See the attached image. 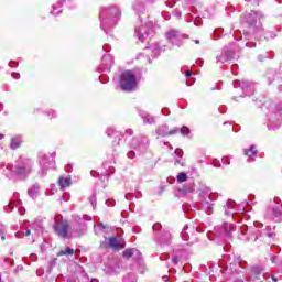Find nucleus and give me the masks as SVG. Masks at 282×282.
Wrapping results in <instances>:
<instances>
[{"label":"nucleus","mask_w":282,"mask_h":282,"mask_svg":"<svg viewBox=\"0 0 282 282\" xmlns=\"http://www.w3.org/2000/svg\"><path fill=\"white\" fill-rule=\"evenodd\" d=\"M226 215H232V212L226 210Z\"/></svg>","instance_id":"48"},{"label":"nucleus","mask_w":282,"mask_h":282,"mask_svg":"<svg viewBox=\"0 0 282 282\" xmlns=\"http://www.w3.org/2000/svg\"><path fill=\"white\" fill-rule=\"evenodd\" d=\"M167 41H175L180 36V32L175 30H170L165 34Z\"/></svg>","instance_id":"14"},{"label":"nucleus","mask_w":282,"mask_h":282,"mask_svg":"<svg viewBox=\"0 0 282 282\" xmlns=\"http://www.w3.org/2000/svg\"><path fill=\"white\" fill-rule=\"evenodd\" d=\"M31 228H32L33 230H36V227L34 226V223L31 224Z\"/></svg>","instance_id":"47"},{"label":"nucleus","mask_w":282,"mask_h":282,"mask_svg":"<svg viewBox=\"0 0 282 282\" xmlns=\"http://www.w3.org/2000/svg\"><path fill=\"white\" fill-rule=\"evenodd\" d=\"M91 206H96V196H91L89 199Z\"/></svg>","instance_id":"31"},{"label":"nucleus","mask_w":282,"mask_h":282,"mask_svg":"<svg viewBox=\"0 0 282 282\" xmlns=\"http://www.w3.org/2000/svg\"><path fill=\"white\" fill-rule=\"evenodd\" d=\"M19 64L18 63H15V62H10L9 63V67H17Z\"/></svg>","instance_id":"36"},{"label":"nucleus","mask_w":282,"mask_h":282,"mask_svg":"<svg viewBox=\"0 0 282 282\" xmlns=\"http://www.w3.org/2000/svg\"><path fill=\"white\" fill-rule=\"evenodd\" d=\"M65 254H67V256L74 254V249H72V248H66V249H64V250H61V251L57 253V257H65Z\"/></svg>","instance_id":"17"},{"label":"nucleus","mask_w":282,"mask_h":282,"mask_svg":"<svg viewBox=\"0 0 282 282\" xmlns=\"http://www.w3.org/2000/svg\"><path fill=\"white\" fill-rule=\"evenodd\" d=\"M273 281H276V278L272 276Z\"/></svg>","instance_id":"54"},{"label":"nucleus","mask_w":282,"mask_h":282,"mask_svg":"<svg viewBox=\"0 0 282 282\" xmlns=\"http://www.w3.org/2000/svg\"><path fill=\"white\" fill-rule=\"evenodd\" d=\"M11 171L17 175H28L32 171V161L20 158L17 163L11 166Z\"/></svg>","instance_id":"2"},{"label":"nucleus","mask_w":282,"mask_h":282,"mask_svg":"<svg viewBox=\"0 0 282 282\" xmlns=\"http://www.w3.org/2000/svg\"><path fill=\"white\" fill-rule=\"evenodd\" d=\"M175 17L180 18V17H182V13L178 12V11H176V12H175Z\"/></svg>","instance_id":"42"},{"label":"nucleus","mask_w":282,"mask_h":282,"mask_svg":"<svg viewBox=\"0 0 282 282\" xmlns=\"http://www.w3.org/2000/svg\"><path fill=\"white\" fill-rule=\"evenodd\" d=\"M126 133H128L129 135H133V130H127Z\"/></svg>","instance_id":"39"},{"label":"nucleus","mask_w":282,"mask_h":282,"mask_svg":"<svg viewBox=\"0 0 282 282\" xmlns=\"http://www.w3.org/2000/svg\"><path fill=\"white\" fill-rule=\"evenodd\" d=\"M29 195L32 197V199L36 198L39 195V186H33L29 189Z\"/></svg>","instance_id":"18"},{"label":"nucleus","mask_w":282,"mask_h":282,"mask_svg":"<svg viewBox=\"0 0 282 282\" xmlns=\"http://www.w3.org/2000/svg\"><path fill=\"white\" fill-rule=\"evenodd\" d=\"M8 208H14V204L10 203V204L8 205Z\"/></svg>","instance_id":"44"},{"label":"nucleus","mask_w":282,"mask_h":282,"mask_svg":"<svg viewBox=\"0 0 282 282\" xmlns=\"http://www.w3.org/2000/svg\"><path fill=\"white\" fill-rule=\"evenodd\" d=\"M271 218L275 223L282 221V212H281V209H279V207L273 208V210L271 213Z\"/></svg>","instance_id":"12"},{"label":"nucleus","mask_w":282,"mask_h":282,"mask_svg":"<svg viewBox=\"0 0 282 282\" xmlns=\"http://www.w3.org/2000/svg\"><path fill=\"white\" fill-rule=\"evenodd\" d=\"M0 140H3V134H0Z\"/></svg>","instance_id":"51"},{"label":"nucleus","mask_w":282,"mask_h":282,"mask_svg":"<svg viewBox=\"0 0 282 282\" xmlns=\"http://www.w3.org/2000/svg\"><path fill=\"white\" fill-rule=\"evenodd\" d=\"M58 184L61 188H67V186L72 185V178L70 177H59Z\"/></svg>","instance_id":"13"},{"label":"nucleus","mask_w":282,"mask_h":282,"mask_svg":"<svg viewBox=\"0 0 282 282\" xmlns=\"http://www.w3.org/2000/svg\"><path fill=\"white\" fill-rule=\"evenodd\" d=\"M116 23H117V22H116V21H113L112 25H116Z\"/></svg>","instance_id":"55"},{"label":"nucleus","mask_w":282,"mask_h":282,"mask_svg":"<svg viewBox=\"0 0 282 282\" xmlns=\"http://www.w3.org/2000/svg\"><path fill=\"white\" fill-rule=\"evenodd\" d=\"M54 230L62 239H72V236H69V223L67 220L55 223Z\"/></svg>","instance_id":"3"},{"label":"nucleus","mask_w":282,"mask_h":282,"mask_svg":"<svg viewBox=\"0 0 282 282\" xmlns=\"http://www.w3.org/2000/svg\"><path fill=\"white\" fill-rule=\"evenodd\" d=\"M178 131H181L182 135H188V133H191V129L186 126H183Z\"/></svg>","instance_id":"23"},{"label":"nucleus","mask_w":282,"mask_h":282,"mask_svg":"<svg viewBox=\"0 0 282 282\" xmlns=\"http://www.w3.org/2000/svg\"><path fill=\"white\" fill-rule=\"evenodd\" d=\"M185 76L186 78H191V76H193V72L186 70Z\"/></svg>","instance_id":"33"},{"label":"nucleus","mask_w":282,"mask_h":282,"mask_svg":"<svg viewBox=\"0 0 282 282\" xmlns=\"http://www.w3.org/2000/svg\"><path fill=\"white\" fill-rule=\"evenodd\" d=\"M99 228H100V230H105V228H107V227L104 224H100Z\"/></svg>","instance_id":"40"},{"label":"nucleus","mask_w":282,"mask_h":282,"mask_svg":"<svg viewBox=\"0 0 282 282\" xmlns=\"http://www.w3.org/2000/svg\"><path fill=\"white\" fill-rule=\"evenodd\" d=\"M245 155L252 159L254 155H257V148L254 145H251L249 150L245 151Z\"/></svg>","instance_id":"16"},{"label":"nucleus","mask_w":282,"mask_h":282,"mask_svg":"<svg viewBox=\"0 0 282 282\" xmlns=\"http://www.w3.org/2000/svg\"><path fill=\"white\" fill-rule=\"evenodd\" d=\"M102 247L122 250V248H124V240H122V238L110 237L104 241Z\"/></svg>","instance_id":"5"},{"label":"nucleus","mask_w":282,"mask_h":282,"mask_svg":"<svg viewBox=\"0 0 282 282\" xmlns=\"http://www.w3.org/2000/svg\"><path fill=\"white\" fill-rule=\"evenodd\" d=\"M85 217V219H87V221H91V217H89V216H84Z\"/></svg>","instance_id":"45"},{"label":"nucleus","mask_w":282,"mask_h":282,"mask_svg":"<svg viewBox=\"0 0 282 282\" xmlns=\"http://www.w3.org/2000/svg\"><path fill=\"white\" fill-rule=\"evenodd\" d=\"M247 228H248L247 226H242V227H241V232H242V235H246Z\"/></svg>","instance_id":"38"},{"label":"nucleus","mask_w":282,"mask_h":282,"mask_svg":"<svg viewBox=\"0 0 282 282\" xmlns=\"http://www.w3.org/2000/svg\"><path fill=\"white\" fill-rule=\"evenodd\" d=\"M273 236V234H268V237H272Z\"/></svg>","instance_id":"52"},{"label":"nucleus","mask_w":282,"mask_h":282,"mask_svg":"<svg viewBox=\"0 0 282 282\" xmlns=\"http://www.w3.org/2000/svg\"><path fill=\"white\" fill-rule=\"evenodd\" d=\"M223 228L226 237H228V239H232V231H235V225L230 223H225Z\"/></svg>","instance_id":"11"},{"label":"nucleus","mask_w":282,"mask_h":282,"mask_svg":"<svg viewBox=\"0 0 282 282\" xmlns=\"http://www.w3.org/2000/svg\"><path fill=\"white\" fill-rule=\"evenodd\" d=\"M137 34L139 36V41L144 43V41H147V39L153 34V23L148 22L144 25H141L139 29H137Z\"/></svg>","instance_id":"4"},{"label":"nucleus","mask_w":282,"mask_h":282,"mask_svg":"<svg viewBox=\"0 0 282 282\" xmlns=\"http://www.w3.org/2000/svg\"><path fill=\"white\" fill-rule=\"evenodd\" d=\"M133 8H134V10H135L137 12H142V11H144V4H137V6H134Z\"/></svg>","instance_id":"24"},{"label":"nucleus","mask_w":282,"mask_h":282,"mask_svg":"<svg viewBox=\"0 0 282 282\" xmlns=\"http://www.w3.org/2000/svg\"><path fill=\"white\" fill-rule=\"evenodd\" d=\"M109 14L110 17H115L116 19H118V15L120 14V9H118L117 7H112L109 9Z\"/></svg>","instance_id":"19"},{"label":"nucleus","mask_w":282,"mask_h":282,"mask_svg":"<svg viewBox=\"0 0 282 282\" xmlns=\"http://www.w3.org/2000/svg\"><path fill=\"white\" fill-rule=\"evenodd\" d=\"M173 263H175V265H177V263H180V259L177 257H174L172 259Z\"/></svg>","instance_id":"35"},{"label":"nucleus","mask_w":282,"mask_h":282,"mask_svg":"<svg viewBox=\"0 0 282 282\" xmlns=\"http://www.w3.org/2000/svg\"><path fill=\"white\" fill-rule=\"evenodd\" d=\"M160 228H161V225H160V224L153 225V230H160Z\"/></svg>","instance_id":"37"},{"label":"nucleus","mask_w":282,"mask_h":282,"mask_svg":"<svg viewBox=\"0 0 282 282\" xmlns=\"http://www.w3.org/2000/svg\"><path fill=\"white\" fill-rule=\"evenodd\" d=\"M261 15L258 12H251L248 13L247 15H245V19L247 21V23L251 26V28H256V30H261L263 28V25L261 24Z\"/></svg>","instance_id":"6"},{"label":"nucleus","mask_w":282,"mask_h":282,"mask_svg":"<svg viewBox=\"0 0 282 282\" xmlns=\"http://www.w3.org/2000/svg\"><path fill=\"white\" fill-rule=\"evenodd\" d=\"M166 6H169V8H173V4H169V2H166Z\"/></svg>","instance_id":"50"},{"label":"nucleus","mask_w":282,"mask_h":282,"mask_svg":"<svg viewBox=\"0 0 282 282\" xmlns=\"http://www.w3.org/2000/svg\"><path fill=\"white\" fill-rule=\"evenodd\" d=\"M4 239H6V237L2 236V240H4Z\"/></svg>","instance_id":"56"},{"label":"nucleus","mask_w":282,"mask_h":282,"mask_svg":"<svg viewBox=\"0 0 282 282\" xmlns=\"http://www.w3.org/2000/svg\"><path fill=\"white\" fill-rule=\"evenodd\" d=\"M128 158L130 159V160H133V158H135V152L134 151H130V152H128Z\"/></svg>","instance_id":"30"},{"label":"nucleus","mask_w":282,"mask_h":282,"mask_svg":"<svg viewBox=\"0 0 282 282\" xmlns=\"http://www.w3.org/2000/svg\"><path fill=\"white\" fill-rule=\"evenodd\" d=\"M175 133H180V128H174L172 130H167L166 126H160L156 129V134L161 138H166V135H175Z\"/></svg>","instance_id":"8"},{"label":"nucleus","mask_w":282,"mask_h":282,"mask_svg":"<svg viewBox=\"0 0 282 282\" xmlns=\"http://www.w3.org/2000/svg\"><path fill=\"white\" fill-rule=\"evenodd\" d=\"M174 1H177V0H174Z\"/></svg>","instance_id":"59"},{"label":"nucleus","mask_w":282,"mask_h":282,"mask_svg":"<svg viewBox=\"0 0 282 282\" xmlns=\"http://www.w3.org/2000/svg\"><path fill=\"white\" fill-rule=\"evenodd\" d=\"M105 47H107V45L104 46V50H105Z\"/></svg>","instance_id":"58"},{"label":"nucleus","mask_w":282,"mask_h":282,"mask_svg":"<svg viewBox=\"0 0 282 282\" xmlns=\"http://www.w3.org/2000/svg\"><path fill=\"white\" fill-rule=\"evenodd\" d=\"M120 85L123 91H133V89H135V85H138L135 74H133L131 70H126L122 73Z\"/></svg>","instance_id":"1"},{"label":"nucleus","mask_w":282,"mask_h":282,"mask_svg":"<svg viewBox=\"0 0 282 282\" xmlns=\"http://www.w3.org/2000/svg\"><path fill=\"white\" fill-rule=\"evenodd\" d=\"M253 272H256V274H261V270L259 269H254Z\"/></svg>","instance_id":"41"},{"label":"nucleus","mask_w":282,"mask_h":282,"mask_svg":"<svg viewBox=\"0 0 282 282\" xmlns=\"http://www.w3.org/2000/svg\"><path fill=\"white\" fill-rule=\"evenodd\" d=\"M192 191H193V189H191V188L188 189V192H192Z\"/></svg>","instance_id":"57"},{"label":"nucleus","mask_w":282,"mask_h":282,"mask_svg":"<svg viewBox=\"0 0 282 282\" xmlns=\"http://www.w3.org/2000/svg\"><path fill=\"white\" fill-rule=\"evenodd\" d=\"M11 76H12V78H14L15 80H19V78H21V74H19V73H12Z\"/></svg>","instance_id":"28"},{"label":"nucleus","mask_w":282,"mask_h":282,"mask_svg":"<svg viewBox=\"0 0 282 282\" xmlns=\"http://www.w3.org/2000/svg\"><path fill=\"white\" fill-rule=\"evenodd\" d=\"M19 147H21V138H19V137L12 138L10 148L14 150V149H19Z\"/></svg>","instance_id":"15"},{"label":"nucleus","mask_w":282,"mask_h":282,"mask_svg":"<svg viewBox=\"0 0 282 282\" xmlns=\"http://www.w3.org/2000/svg\"><path fill=\"white\" fill-rule=\"evenodd\" d=\"M195 43L198 45V43H199L198 40H196Z\"/></svg>","instance_id":"53"},{"label":"nucleus","mask_w":282,"mask_h":282,"mask_svg":"<svg viewBox=\"0 0 282 282\" xmlns=\"http://www.w3.org/2000/svg\"><path fill=\"white\" fill-rule=\"evenodd\" d=\"M188 180V176L186 175V173L181 172L177 175V182L182 183V182H186Z\"/></svg>","instance_id":"20"},{"label":"nucleus","mask_w":282,"mask_h":282,"mask_svg":"<svg viewBox=\"0 0 282 282\" xmlns=\"http://www.w3.org/2000/svg\"><path fill=\"white\" fill-rule=\"evenodd\" d=\"M215 200V196L213 194H209L208 195V199H205L203 202V207L205 208L207 215H210L213 213V206L214 204L210 203V202H214Z\"/></svg>","instance_id":"10"},{"label":"nucleus","mask_w":282,"mask_h":282,"mask_svg":"<svg viewBox=\"0 0 282 282\" xmlns=\"http://www.w3.org/2000/svg\"><path fill=\"white\" fill-rule=\"evenodd\" d=\"M17 239H23L25 237V234L23 231L15 232Z\"/></svg>","instance_id":"26"},{"label":"nucleus","mask_w":282,"mask_h":282,"mask_svg":"<svg viewBox=\"0 0 282 282\" xmlns=\"http://www.w3.org/2000/svg\"><path fill=\"white\" fill-rule=\"evenodd\" d=\"M40 166L42 167V175H47V169H54L56 163L53 158L48 159L44 155L40 160Z\"/></svg>","instance_id":"7"},{"label":"nucleus","mask_w":282,"mask_h":282,"mask_svg":"<svg viewBox=\"0 0 282 282\" xmlns=\"http://www.w3.org/2000/svg\"><path fill=\"white\" fill-rule=\"evenodd\" d=\"M133 257V249H126L123 251V259H131Z\"/></svg>","instance_id":"21"},{"label":"nucleus","mask_w":282,"mask_h":282,"mask_svg":"<svg viewBox=\"0 0 282 282\" xmlns=\"http://www.w3.org/2000/svg\"><path fill=\"white\" fill-rule=\"evenodd\" d=\"M101 29L105 31L106 29H105V20L104 21H101Z\"/></svg>","instance_id":"43"},{"label":"nucleus","mask_w":282,"mask_h":282,"mask_svg":"<svg viewBox=\"0 0 282 282\" xmlns=\"http://www.w3.org/2000/svg\"><path fill=\"white\" fill-rule=\"evenodd\" d=\"M30 235H32V230L26 229V230H25V234H24V237H30Z\"/></svg>","instance_id":"34"},{"label":"nucleus","mask_w":282,"mask_h":282,"mask_svg":"<svg viewBox=\"0 0 282 282\" xmlns=\"http://www.w3.org/2000/svg\"><path fill=\"white\" fill-rule=\"evenodd\" d=\"M229 59H230V57H227L226 54H223V55L218 58L219 63H226V61H229Z\"/></svg>","instance_id":"25"},{"label":"nucleus","mask_w":282,"mask_h":282,"mask_svg":"<svg viewBox=\"0 0 282 282\" xmlns=\"http://www.w3.org/2000/svg\"><path fill=\"white\" fill-rule=\"evenodd\" d=\"M90 175H93V177H96V172H95V171H91V172H90Z\"/></svg>","instance_id":"46"},{"label":"nucleus","mask_w":282,"mask_h":282,"mask_svg":"<svg viewBox=\"0 0 282 282\" xmlns=\"http://www.w3.org/2000/svg\"><path fill=\"white\" fill-rule=\"evenodd\" d=\"M143 120L147 124H153V122H155V119H153V117H151V115H147L143 117Z\"/></svg>","instance_id":"22"},{"label":"nucleus","mask_w":282,"mask_h":282,"mask_svg":"<svg viewBox=\"0 0 282 282\" xmlns=\"http://www.w3.org/2000/svg\"><path fill=\"white\" fill-rule=\"evenodd\" d=\"M111 65H113V56H111V54L104 55L101 59V69H104V72H110Z\"/></svg>","instance_id":"9"},{"label":"nucleus","mask_w":282,"mask_h":282,"mask_svg":"<svg viewBox=\"0 0 282 282\" xmlns=\"http://www.w3.org/2000/svg\"><path fill=\"white\" fill-rule=\"evenodd\" d=\"M193 83H195V80H193V77H187L186 85L188 87H191V85H193Z\"/></svg>","instance_id":"27"},{"label":"nucleus","mask_w":282,"mask_h":282,"mask_svg":"<svg viewBox=\"0 0 282 282\" xmlns=\"http://www.w3.org/2000/svg\"><path fill=\"white\" fill-rule=\"evenodd\" d=\"M3 110V104H0V111Z\"/></svg>","instance_id":"49"},{"label":"nucleus","mask_w":282,"mask_h":282,"mask_svg":"<svg viewBox=\"0 0 282 282\" xmlns=\"http://www.w3.org/2000/svg\"><path fill=\"white\" fill-rule=\"evenodd\" d=\"M175 153L178 158H182V155H184V151H182L181 149H176Z\"/></svg>","instance_id":"29"},{"label":"nucleus","mask_w":282,"mask_h":282,"mask_svg":"<svg viewBox=\"0 0 282 282\" xmlns=\"http://www.w3.org/2000/svg\"><path fill=\"white\" fill-rule=\"evenodd\" d=\"M235 207V202L229 200L227 202V208H234Z\"/></svg>","instance_id":"32"}]
</instances>
